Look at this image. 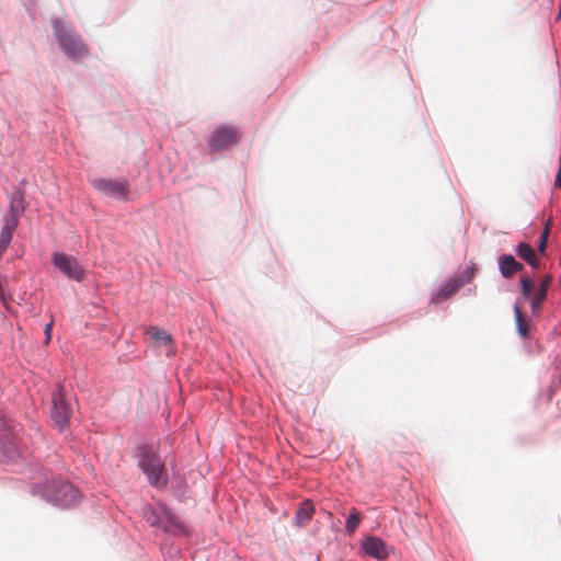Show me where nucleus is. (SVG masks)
Here are the masks:
<instances>
[{
	"label": "nucleus",
	"instance_id": "f3484780",
	"mask_svg": "<svg viewBox=\"0 0 561 561\" xmlns=\"http://www.w3.org/2000/svg\"><path fill=\"white\" fill-rule=\"evenodd\" d=\"M514 313H515V320H516L518 333L523 337H526L527 333H528V324H527L526 318L524 317L520 308L517 305L514 306Z\"/></svg>",
	"mask_w": 561,
	"mask_h": 561
},
{
	"label": "nucleus",
	"instance_id": "f257e3e1",
	"mask_svg": "<svg viewBox=\"0 0 561 561\" xmlns=\"http://www.w3.org/2000/svg\"><path fill=\"white\" fill-rule=\"evenodd\" d=\"M32 493L41 494L44 500L60 507H71L80 501L79 491L70 482L61 479L48 481L42 486L35 484Z\"/></svg>",
	"mask_w": 561,
	"mask_h": 561
},
{
	"label": "nucleus",
	"instance_id": "20e7f679",
	"mask_svg": "<svg viewBox=\"0 0 561 561\" xmlns=\"http://www.w3.org/2000/svg\"><path fill=\"white\" fill-rule=\"evenodd\" d=\"M144 517L151 525L162 527L167 531L183 530L182 522L164 505L158 508L151 506L144 508Z\"/></svg>",
	"mask_w": 561,
	"mask_h": 561
},
{
	"label": "nucleus",
	"instance_id": "5701e85b",
	"mask_svg": "<svg viewBox=\"0 0 561 561\" xmlns=\"http://www.w3.org/2000/svg\"><path fill=\"white\" fill-rule=\"evenodd\" d=\"M554 185L561 188V156L559 158V169L556 175Z\"/></svg>",
	"mask_w": 561,
	"mask_h": 561
},
{
	"label": "nucleus",
	"instance_id": "2eb2a0df",
	"mask_svg": "<svg viewBox=\"0 0 561 561\" xmlns=\"http://www.w3.org/2000/svg\"><path fill=\"white\" fill-rule=\"evenodd\" d=\"M516 254L524 260L526 263H528L534 268H537L539 265L538 259L536 256L535 250L525 242H520L516 245Z\"/></svg>",
	"mask_w": 561,
	"mask_h": 561
},
{
	"label": "nucleus",
	"instance_id": "4468645a",
	"mask_svg": "<svg viewBox=\"0 0 561 561\" xmlns=\"http://www.w3.org/2000/svg\"><path fill=\"white\" fill-rule=\"evenodd\" d=\"M313 513L312 502L309 500L304 501L296 511L295 524L299 527L307 525L312 518Z\"/></svg>",
	"mask_w": 561,
	"mask_h": 561
},
{
	"label": "nucleus",
	"instance_id": "39448f33",
	"mask_svg": "<svg viewBox=\"0 0 561 561\" xmlns=\"http://www.w3.org/2000/svg\"><path fill=\"white\" fill-rule=\"evenodd\" d=\"M240 133L238 128L221 125L215 128L207 141V149L210 153L226 150L239 142Z\"/></svg>",
	"mask_w": 561,
	"mask_h": 561
},
{
	"label": "nucleus",
	"instance_id": "7ed1b4c3",
	"mask_svg": "<svg viewBox=\"0 0 561 561\" xmlns=\"http://www.w3.org/2000/svg\"><path fill=\"white\" fill-rule=\"evenodd\" d=\"M139 466L147 476L149 483L156 488H164L168 483V476L160 456L151 448L144 447Z\"/></svg>",
	"mask_w": 561,
	"mask_h": 561
},
{
	"label": "nucleus",
	"instance_id": "f8f14e48",
	"mask_svg": "<svg viewBox=\"0 0 561 561\" xmlns=\"http://www.w3.org/2000/svg\"><path fill=\"white\" fill-rule=\"evenodd\" d=\"M463 285H465V280H462L459 277L449 279L432 297V302L437 304V302H440V301L449 298Z\"/></svg>",
	"mask_w": 561,
	"mask_h": 561
},
{
	"label": "nucleus",
	"instance_id": "b1692460",
	"mask_svg": "<svg viewBox=\"0 0 561 561\" xmlns=\"http://www.w3.org/2000/svg\"><path fill=\"white\" fill-rule=\"evenodd\" d=\"M51 328H53V322L48 323L45 327V334H46V337H47V342L50 340Z\"/></svg>",
	"mask_w": 561,
	"mask_h": 561
},
{
	"label": "nucleus",
	"instance_id": "f03ea898",
	"mask_svg": "<svg viewBox=\"0 0 561 561\" xmlns=\"http://www.w3.org/2000/svg\"><path fill=\"white\" fill-rule=\"evenodd\" d=\"M53 28L61 49L69 58L80 59L88 55V47L71 27L59 20H55Z\"/></svg>",
	"mask_w": 561,
	"mask_h": 561
},
{
	"label": "nucleus",
	"instance_id": "6e6552de",
	"mask_svg": "<svg viewBox=\"0 0 561 561\" xmlns=\"http://www.w3.org/2000/svg\"><path fill=\"white\" fill-rule=\"evenodd\" d=\"M53 264L68 278L80 282L84 278L85 272L76 257L65 253L55 252L53 254Z\"/></svg>",
	"mask_w": 561,
	"mask_h": 561
},
{
	"label": "nucleus",
	"instance_id": "9d476101",
	"mask_svg": "<svg viewBox=\"0 0 561 561\" xmlns=\"http://www.w3.org/2000/svg\"><path fill=\"white\" fill-rule=\"evenodd\" d=\"M363 551L379 561L386 560L390 554V548L379 537L368 536L362 542Z\"/></svg>",
	"mask_w": 561,
	"mask_h": 561
},
{
	"label": "nucleus",
	"instance_id": "0eeeda50",
	"mask_svg": "<svg viewBox=\"0 0 561 561\" xmlns=\"http://www.w3.org/2000/svg\"><path fill=\"white\" fill-rule=\"evenodd\" d=\"M91 185L100 193L121 201H125L129 194L128 182L124 179L95 178L91 180Z\"/></svg>",
	"mask_w": 561,
	"mask_h": 561
},
{
	"label": "nucleus",
	"instance_id": "412c9836",
	"mask_svg": "<svg viewBox=\"0 0 561 561\" xmlns=\"http://www.w3.org/2000/svg\"><path fill=\"white\" fill-rule=\"evenodd\" d=\"M549 227H550V220L547 221L546 224V227L540 236V241H539V244H538V251L540 253H543L546 251V248H547V240H548V237H549Z\"/></svg>",
	"mask_w": 561,
	"mask_h": 561
},
{
	"label": "nucleus",
	"instance_id": "ddd939ff",
	"mask_svg": "<svg viewBox=\"0 0 561 561\" xmlns=\"http://www.w3.org/2000/svg\"><path fill=\"white\" fill-rule=\"evenodd\" d=\"M147 333L154 341H157L160 345H164L168 347V350H167L168 355H171L174 353L172 336L167 331L160 330L157 327H149L147 329Z\"/></svg>",
	"mask_w": 561,
	"mask_h": 561
},
{
	"label": "nucleus",
	"instance_id": "aec40b11",
	"mask_svg": "<svg viewBox=\"0 0 561 561\" xmlns=\"http://www.w3.org/2000/svg\"><path fill=\"white\" fill-rule=\"evenodd\" d=\"M535 287V280L528 276L520 277V291L522 295L529 299L533 295V289Z\"/></svg>",
	"mask_w": 561,
	"mask_h": 561
},
{
	"label": "nucleus",
	"instance_id": "a211bd4d",
	"mask_svg": "<svg viewBox=\"0 0 561 561\" xmlns=\"http://www.w3.org/2000/svg\"><path fill=\"white\" fill-rule=\"evenodd\" d=\"M360 523V514L356 508H352L346 519L345 530L348 535H352Z\"/></svg>",
	"mask_w": 561,
	"mask_h": 561
},
{
	"label": "nucleus",
	"instance_id": "dca6fc26",
	"mask_svg": "<svg viewBox=\"0 0 561 561\" xmlns=\"http://www.w3.org/2000/svg\"><path fill=\"white\" fill-rule=\"evenodd\" d=\"M4 442H2V455L4 461H15L20 457V450L15 444L14 436H4Z\"/></svg>",
	"mask_w": 561,
	"mask_h": 561
},
{
	"label": "nucleus",
	"instance_id": "6ab92c4d",
	"mask_svg": "<svg viewBox=\"0 0 561 561\" xmlns=\"http://www.w3.org/2000/svg\"><path fill=\"white\" fill-rule=\"evenodd\" d=\"M547 298V291L537 288L536 294L529 298L533 313H536L542 306V302Z\"/></svg>",
	"mask_w": 561,
	"mask_h": 561
},
{
	"label": "nucleus",
	"instance_id": "4be33fe9",
	"mask_svg": "<svg viewBox=\"0 0 561 561\" xmlns=\"http://www.w3.org/2000/svg\"><path fill=\"white\" fill-rule=\"evenodd\" d=\"M551 280H552V277L550 275H546L539 283V286L538 288L539 289H543L546 291H548V288L551 284Z\"/></svg>",
	"mask_w": 561,
	"mask_h": 561
},
{
	"label": "nucleus",
	"instance_id": "1a4fd4ad",
	"mask_svg": "<svg viewBox=\"0 0 561 561\" xmlns=\"http://www.w3.org/2000/svg\"><path fill=\"white\" fill-rule=\"evenodd\" d=\"M3 221L4 222L0 231V257L9 248L13 238V232L15 231L19 225V219L16 216V205L14 199L11 201L10 213L4 217Z\"/></svg>",
	"mask_w": 561,
	"mask_h": 561
},
{
	"label": "nucleus",
	"instance_id": "423d86ee",
	"mask_svg": "<svg viewBox=\"0 0 561 561\" xmlns=\"http://www.w3.org/2000/svg\"><path fill=\"white\" fill-rule=\"evenodd\" d=\"M51 420L62 431L72 413V404L68 401L62 386H57L51 394Z\"/></svg>",
	"mask_w": 561,
	"mask_h": 561
},
{
	"label": "nucleus",
	"instance_id": "9b49d317",
	"mask_svg": "<svg viewBox=\"0 0 561 561\" xmlns=\"http://www.w3.org/2000/svg\"><path fill=\"white\" fill-rule=\"evenodd\" d=\"M497 263L500 273L504 278H511L524 270V265L511 254L501 255Z\"/></svg>",
	"mask_w": 561,
	"mask_h": 561
}]
</instances>
